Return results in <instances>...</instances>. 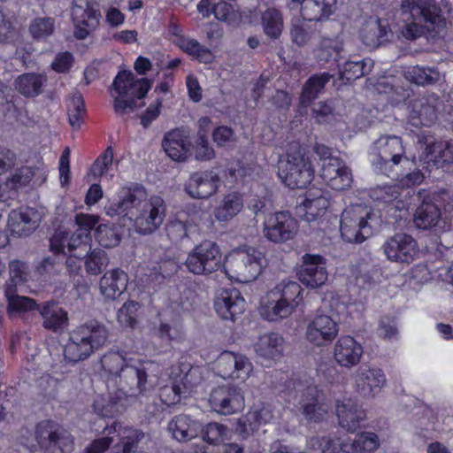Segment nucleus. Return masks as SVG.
Returning a JSON list of instances; mask_svg holds the SVG:
<instances>
[{
	"mask_svg": "<svg viewBox=\"0 0 453 453\" xmlns=\"http://www.w3.org/2000/svg\"><path fill=\"white\" fill-rule=\"evenodd\" d=\"M298 408L305 418L318 422L327 415L330 403L317 387H308L301 395Z\"/></svg>",
	"mask_w": 453,
	"mask_h": 453,
	"instance_id": "bb28decb",
	"label": "nucleus"
},
{
	"mask_svg": "<svg viewBox=\"0 0 453 453\" xmlns=\"http://www.w3.org/2000/svg\"><path fill=\"white\" fill-rule=\"evenodd\" d=\"M209 403L213 411L226 416L242 411L244 409L245 401L240 388L221 386L211 391Z\"/></svg>",
	"mask_w": 453,
	"mask_h": 453,
	"instance_id": "5701e85b",
	"label": "nucleus"
},
{
	"mask_svg": "<svg viewBox=\"0 0 453 453\" xmlns=\"http://www.w3.org/2000/svg\"><path fill=\"white\" fill-rule=\"evenodd\" d=\"M332 77L333 75L329 73H322L311 76L303 85L300 97L301 104L303 106H308L315 100Z\"/></svg>",
	"mask_w": 453,
	"mask_h": 453,
	"instance_id": "8fccbe9b",
	"label": "nucleus"
},
{
	"mask_svg": "<svg viewBox=\"0 0 453 453\" xmlns=\"http://www.w3.org/2000/svg\"><path fill=\"white\" fill-rule=\"evenodd\" d=\"M308 446L311 449L309 453H317L319 450L320 453H350L349 439L336 444L329 438L313 437L309 441Z\"/></svg>",
	"mask_w": 453,
	"mask_h": 453,
	"instance_id": "13d9d810",
	"label": "nucleus"
},
{
	"mask_svg": "<svg viewBox=\"0 0 453 453\" xmlns=\"http://www.w3.org/2000/svg\"><path fill=\"white\" fill-rule=\"evenodd\" d=\"M110 333L105 325L96 320L86 322L69 334L63 348L64 361L74 365L89 357L108 342Z\"/></svg>",
	"mask_w": 453,
	"mask_h": 453,
	"instance_id": "f03ea898",
	"label": "nucleus"
},
{
	"mask_svg": "<svg viewBox=\"0 0 453 453\" xmlns=\"http://www.w3.org/2000/svg\"><path fill=\"white\" fill-rule=\"evenodd\" d=\"M216 313L225 320H235L245 310V300L235 288L220 290L214 299Z\"/></svg>",
	"mask_w": 453,
	"mask_h": 453,
	"instance_id": "7c9ffc66",
	"label": "nucleus"
},
{
	"mask_svg": "<svg viewBox=\"0 0 453 453\" xmlns=\"http://www.w3.org/2000/svg\"><path fill=\"white\" fill-rule=\"evenodd\" d=\"M35 439L43 453H73L74 437L61 426L46 420L35 428Z\"/></svg>",
	"mask_w": 453,
	"mask_h": 453,
	"instance_id": "9b49d317",
	"label": "nucleus"
},
{
	"mask_svg": "<svg viewBox=\"0 0 453 453\" xmlns=\"http://www.w3.org/2000/svg\"><path fill=\"white\" fill-rule=\"evenodd\" d=\"M265 257L254 247L232 250L225 259L224 272L231 280L240 283L254 281L262 273Z\"/></svg>",
	"mask_w": 453,
	"mask_h": 453,
	"instance_id": "0eeeda50",
	"label": "nucleus"
},
{
	"mask_svg": "<svg viewBox=\"0 0 453 453\" xmlns=\"http://www.w3.org/2000/svg\"><path fill=\"white\" fill-rule=\"evenodd\" d=\"M297 231V220L286 211L268 214L263 223L264 237L274 243H285L292 240Z\"/></svg>",
	"mask_w": 453,
	"mask_h": 453,
	"instance_id": "ddd939ff",
	"label": "nucleus"
},
{
	"mask_svg": "<svg viewBox=\"0 0 453 453\" xmlns=\"http://www.w3.org/2000/svg\"><path fill=\"white\" fill-rule=\"evenodd\" d=\"M279 176L291 188H303L314 176V169L306 150L296 142L288 146L285 158L279 161Z\"/></svg>",
	"mask_w": 453,
	"mask_h": 453,
	"instance_id": "423d86ee",
	"label": "nucleus"
},
{
	"mask_svg": "<svg viewBox=\"0 0 453 453\" xmlns=\"http://www.w3.org/2000/svg\"><path fill=\"white\" fill-rule=\"evenodd\" d=\"M4 292L7 301V312L10 316L29 312L34 310L38 311V307L41 305L30 297L17 295V288L13 284H5Z\"/></svg>",
	"mask_w": 453,
	"mask_h": 453,
	"instance_id": "79ce46f5",
	"label": "nucleus"
},
{
	"mask_svg": "<svg viewBox=\"0 0 453 453\" xmlns=\"http://www.w3.org/2000/svg\"><path fill=\"white\" fill-rule=\"evenodd\" d=\"M162 146L172 160L177 162L187 160L191 149L189 131L180 127L167 132L164 136Z\"/></svg>",
	"mask_w": 453,
	"mask_h": 453,
	"instance_id": "2f4dec72",
	"label": "nucleus"
},
{
	"mask_svg": "<svg viewBox=\"0 0 453 453\" xmlns=\"http://www.w3.org/2000/svg\"><path fill=\"white\" fill-rule=\"evenodd\" d=\"M342 51V46L339 42L324 38L313 50L314 59L319 66L324 67L338 61Z\"/></svg>",
	"mask_w": 453,
	"mask_h": 453,
	"instance_id": "49530a36",
	"label": "nucleus"
},
{
	"mask_svg": "<svg viewBox=\"0 0 453 453\" xmlns=\"http://www.w3.org/2000/svg\"><path fill=\"white\" fill-rule=\"evenodd\" d=\"M418 142L425 146L418 157L424 167H443L453 161V144L425 134H418Z\"/></svg>",
	"mask_w": 453,
	"mask_h": 453,
	"instance_id": "aec40b11",
	"label": "nucleus"
},
{
	"mask_svg": "<svg viewBox=\"0 0 453 453\" xmlns=\"http://www.w3.org/2000/svg\"><path fill=\"white\" fill-rule=\"evenodd\" d=\"M114 385L109 386V394L107 395L98 396L95 400L94 409L101 416L112 417L116 413L119 412V408L122 406L121 402L127 397L124 396L123 398L119 399V396L121 395V391L119 390V388H117V392H114Z\"/></svg>",
	"mask_w": 453,
	"mask_h": 453,
	"instance_id": "09e8293b",
	"label": "nucleus"
},
{
	"mask_svg": "<svg viewBox=\"0 0 453 453\" xmlns=\"http://www.w3.org/2000/svg\"><path fill=\"white\" fill-rule=\"evenodd\" d=\"M441 212L437 204L433 202H423L414 214L415 226L422 230H427L439 226Z\"/></svg>",
	"mask_w": 453,
	"mask_h": 453,
	"instance_id": "a18cd8bd",
	"label": "nucleus"
},
{
	"mask_svg": "<svg viewBox=\"0 0 453 453\" xmlns=\"http://www.w3.org/2000/svg\"><path fill=\"white\" fill-rule=\"evenodd\" d=\"M405 77L417 85L426 86L438 82L441 75L436 68L416 65L407 69Z\"/></svg>",
	"mask_w": 453,
	"mask_h": 453,
	"instance_id": "864d4df0",
	"label": "nucleus"
},
{
	"mask_svg": "<svg viewBox=\"0 0 453 453\" xmlns=\"http://www.w3.org/2000/svg\"><path fill=\"white\" fill-rule=\"evenodd\" d=\"M373 67V61L365 58L360 61H347L339 70L340 79L346 82L356 81L369 73Z\"/></svg>",
	"mask_w": 453,
	"mask_h": 453,
	"instance_id": "3c124183",
	"label": "nucleus"
},
{
	"mask_svg": "<svg viewBox=\"0 0 453 453\" xmlns=\"http://www.w3.org/2000/svg\"><path fill=\"white\" fill-rule=\"evenodd\" d=\"M381 249L389 261L408 265L413 262L419 253L417 241L404 233L395 234L387 239Z\"/></svg>",
	"mask_w": 453,
	"mask_h": 453,
	"instance_id": "4be33fe9",
	"label": "nucleus"
},
{
	"mask_svg": "<svg viewBox=\"0 0 453 453\" xmlns=\"http://www.w3.org/2000/svg\"><path fill=\"white\" fill-rule=\"evenodd\" d=\"M101 364L111 376L109 381L119 388V399L138 396L147 390V370L152 365L151 361L127 358L119 352H109L102 357Z\"/></svg>",
	"mask_w": 453,
	"mask_h": 453,
	"instance_id": "f257e3e1",
	"label": "nucleus"
},
{
	"mask_svg": "<svg viewBox=\"0 0 453 453\" xmlns=\"http://www.w3.org/2000/svg\"><path fill=\"white\" fill-rule=\"evenodd\" d=\"M110 333L105 325L96 320L86 322L69 334L63 348L64 361L74 365L89 357L108 342Z\"/></svg>",
	"mask_w": 453,
	"mask_h": 453,
	"instance_id": "7ed1b4c3",
	"label": "nucleus"
},
{
	"mask_svg": "<svg viewBox=\"0 0 453 453\" xmlns=\"http://www.w3.org/2000/svg\"><path fill=\"white\" fill-rule=\"evenodd\" d=\"M40 222V215L36 210L30 207L19 208L10 212L8 227L18 236L32 233Z\"/></svg>",
	"mask_w": 453,
	"mask_h": 453,
	"instance_id": "72a5a7b5",
	"label": "nucleus"
},
{
	"mask_svg": "<svg viewBox=\"0 0 453 453\" xmlns=\"http://www.w3.org/2000/svg\"><path fill=\"white\" fill-rule=\"evenodd\" d=\"M370 157L377 172L391 176L393 167L406 159L402 138L394 134L381 135L372 143Z\"/></svg>",
	"mask_w": 453,
	"mask_h": 453,
	"instance_id": "6e6552de",
	"label": "nucleus"
},
{
	"mask_svg": "<svg viewBox=\"0 0 453 453\" xmlns=\"http://www.w3.org/2000/svg\"><path fill=\"white\" fill-rule=\"evenodd\" d=\"M184 264L190 273L209 276L224 268L225 262L219 246L212 241H203L188 253Z\"/></svg>",
	"mask_w": 453,
	"mask_h": 453,
	"instance_id": "9d476101",
	"label": "nucleus"
},
{
	"mask_svg": "<svg viewBox=\"0 0 453 453\" xmlns=\"http://www.w3.org/2000/svg\"><path fill=\"white\" fill-rule=\"evenodd\" d=\"M403 25L400 27L402 35L408 40H413L420 37L426 31L431 33H439L443 28H430L426 26V22L421 19L416 17L408 18L404 15H400Z\"/></svg>",
	"mask_w": 453,
	"mask_h": 453,
	"instance_id": "603ef678",
	"label": "nucleus"
},
{
	"mask_svg": "<svg viewBox=\"0 0 453 453\" xmlns=\"http://www.w3.org/2000/svg\"><path fill=\"white\" fill-rule=\"evenodd\" d=\"M178 46L199 62L208 64L213 61L214 56L211 50L202 46L199 42L195 39L180 37L178 40Z\"/></svg>",
	"mask_w": 453,
	"mask_h": 453,
	"instance_id": "6e6d98bb",
	"label": "nucleus"
},
{
	"mask_svg": "<svg viewBox=\"0 0 453 453\" xmlns=\"http://www.w3.org/2000/svg\"><path fill=\"white\" fill-rule=\"evenodd\" d=\"M90 242L88 234H81L80 232H74L69 235L65 232L58 231L50 241V250L55 254L69 255L66 265L71 267L72 257L82 259L88 256L91 250Z\"/></svg>",
	"mask_w": 453,
	"mask_h": 453,
	"instance_id": "4468645a",
	"label": "nucleus"
},
{
	"mask_svg": "<svg viewBox=\"0 0 453 453\" xmlns=\"http://www.w3.org/2000/svg\"><path fill=\"white\" fill-rule=\"evenodd\" d=\"M35 176V169L31 166H22L11 173L2 184L7 194L12 196V201L18 191L27 187Z\"/></svg>",
	"mask_w": 453,
	"mask_h": 453,
	"instance_id": "de8ad7c7",
	"label": "nucleus"
},
{
	"mask_svg": "<svg viewBox=\"0 0 453 453\" xmlns=\"http://www.w3.org/2000/svg\"><path fill=\"white\" fill-rule=\"evenodd\" d=\"M320 177L327 186L338 191L349 188L353 181L351 170L340 157L331 158L321 165Z\"/></svg>",
	"mask_w": 453,
	"mask_h": 453,
	"instance_id": "c85d7f7f",
	"label": "nucleus"
},
{
	"mask_svg": "<svg viewBox=\"0 0 453 453\" xmlns=\"http://www.w3.org/2000/svg\"><path fill=\"white\" fill-rule=\"evenodd\" d=\"M71 15L75 27L74 35L78 39L88 37L97 27L101 18L96 0H73Z\"/></svg>",
	"mask_w": 453,
	"mask_h": 453,
	"instance_id": "2eb2a0df",
	"label": "nucleus"
},
{
	"mask_svg": "<svg viewBox=\"0 0 453 453\" xmlns=\"http://www.w3.org/2000/svg\"><path fill=\"white\" fill-rule=\"evenodd\" d=\"M243 208V200L241 194L230 192L223 196L213 210L217 221L226 223L238 215Z\"/></svg>",
	"mask_w": 453,
	"mask_h": 453,
	"instance_id": "ea45409f",
	"label": "nucleus"
},
{
	"mask_svg": "<svg viewBox=\"0 0 453 453\" xmlns=\"http://www.w3.org/2000/svg\"><path fill=\"white\" fill-rule=\"evenodd\" d=\"M335 414L341 427L349 433L361 428L366 420L365 411L350 397H342L335 402Z\"/></svg>",
	"mask_w": 453,
	"mask_h": 453,
	"instance_id": "cd10ccee",
	"label": "nucleus"
},
{
	"mask_svg": "<svg viewBox=\"0 0 453 453\" xmlns=\"http://www.w3.org/2000/svg\"><path fill=\"white\" fill-rule=\"evenodd\" d=\"M168 430L175 440L187 441L198 435L201 424L188 415H179L169 422Z\"/></svg>",
	"mask_w": 453,
	"mask_h": 453,
	"instance_id": "58836bf2",
	"label": "nucleus"
},
{
	"mask_svg": "<svg viewBox=\"0 0 453 453\" xmlns=\"http://www.w3.org/2000/svg\"><path fill=\"white\" fill-rule=\"evenodd\" d=\"M338 333L337 320L333 316L318 311L308 321L305 337L309 342L320 347L334 340Z\"/></svg>",
	"mask_w": 453,
	"mask_h": 453,
	"instance_id": "412c9836",
	"label": "nucleus"
},
{
	"mask_svg": "<svg viewBox=\"0 0 453 453\" xmlns=\"http://www.w3.org/2000/svg\"><path fill=\"white\" fill-rule=\"evenodd\" d=\"M362 356V345L351 336H342L334 344V357L342 367L351 368L357 365Z\"/></svg>",
	"mask_w": 453,
	"mask_h": 453,
	"instance_id": "473e14b6",
	"label": "nucleus"
},
{
	"mask_svg": "<svg viewBox=\"0 0 453 453\" xmlns=\"http://www.w3.org/2000/svg\"><path fill=\"white\" fill-rule=\"evenodd\" d=\"M391 34L388 20L376 16L364 19L358 31L362 42L372 48L388 42Z\"/></svg>",
	"mask_w": 453,
	"mask_h": 453,
	"instance_id": "c756f323",
	"label": "nucleus"
},
{
	"mask_svg": "<svg viewBox=\"0 0 453 453\" xmlns=\"http://www.w3.org/2000/svg\"><path fill=\"white\" fill-rule=\"evenodd\" d=\"M213 13L217 19L226 22L229 25H235L241 19L239 12L226 2H219L215 4L213 6Z\"/></svg>",
	"mask_w": 453,
	"mask_h": 453,
	"instance_id": "0e129e2a",
	"label": "nucleus"
},
{
	"mask_svg": "<svg viewBox=\"0 0 453 453\" xmlns=\"http://www.w3.org/2000/svg\"><path fill=\"white\" fill-rule=\"evenodd\" d=\"M202 438L210 444H219L228 439V428L220 423L211 422L201 427Z\"/></svg>",
	"mask_w": 453,
	"mask_h": 453,
	"instance_id": "e2e57ef3",
	"label": "nucleus"
},
{
	"mask_svg": "<svg viewBox=\"0 0 453 453\" xmlns=\"http://www.w3.org/2000/svg\"><path fill=\"white\" fill-rule=\"evenodd\" d=\"M84 111L85 109L82 96L80 94L74 95L72 97L71 103L68 106L69 123L73 128H80L82 122Z\"/></svg>",
	"mask_w": 453,
	"mask_h": 453,
	"instance_id": "774afa93",
	"label": "nucleus"
},
{
	"mask_svg": "<svg viewBox=\"0 0 453 453\" xmlns=\"http://www.w3.org/2000/svg\"><path fill=\"white\" fill-rule=\"evenodd\" d=\"M372 209L365 204H352L342 213L341 234L348 242L361 243L372 234Z\"/></svg>",
	"mask_w": 453,
	"mask_h": 453,
	"instance_id": "1a4fd4ad",
	"label": "nucleus"
},
{
	"mask_svg": "<svg viewBox=\"0 0 453 453\" xmlns=\"http://www.w3.org/2000/svg\"><path fill=\"white\" fill-rule=\"evenodd\" d=\"M42 73H27L18 76L14 81L16 89L26 97H35L42 93L47 83Z\"/></svg>",
	"mask_w": 453,
	"mask_h": 453,
	"instance_id": "37998d69",
	"label": "nucleus"
},
{
	"mask_svg": "<svg viewBox=\"0 0 453 453\" xmlns=\"http://www.w3.org/2000/svg\"><path fill=\"white\" fill-rule=\"evenodd\" d=\"M55 31V19L50 17H38L30 22L29 33L35 40H45Z\"/></svg>",
	"mask_w": 453,
	"mask_h": 453,
	"instance_id": "052dcab7",
	"label": "nucleus"
},
{
	"mask_svg": "<svg viewBox=\"0 0 453 453\" xmlns=\"http://www.w3.org/2000/svg\"><path fill=\"white\" fill-rule=\"evenodd\" d=\"M380 441L379 436L373 432H363L349 440L350 453H372L379 449Z\"/></svg>",
	"mask_w": 453,
	"mask_h": 453,
	"instance_id": "5fc2aeb1",
	"label": "nucleus"
},
{
	"mask_svg": "<svg viewBox=\"0 0 453 453\" xmlns=\"http://www.w3.org/2000/svg\"><path fill=\"white\" fill-rule=\"evenodd\" d=\"M150 88L149 80L136 79L129 71L119 72L110 88L116 114L125 116L133 112L136 108V100L143 98Z\"/></svg>",
	"mask_w": 453,
	"mask_h": 453,
	"instance_id": "39448f33",
	"label": "nucleus"
},
{
	"mask_svg": "<svg viewBox=\"0 0 453 453\" xmlns=\"http://www.w3.org/2000/svg\"><path fill=\"white\" fill-rule=\"evenodd\" d=\"M438 97L425 95L411 101L408 106V122L415 127H430L436 120Z\"/></svg>",
	"mask_w": 453,
	"mask_h": 453,
	"instance_id": "a878e982",
	"label": "nucleus"
},
{
	"mask_svg": "<svg viewBox=\"0 0 453 453\" xmlns=\"http://www.w3.org/2000/svg\"><path fill=\"white\" fill-rule=\"evenodd\" d=\"M147 199L148 193L142 186L123 187L118 192V199L104 206V212L111 218H127L132 221Z\"/></svg>",
	"mask_w": 453,
	"mask_h": 453,
	"instance_id": "f8f14e48",
	"label": "nucleus"
},
{
	"mask_svg": "<svg viewBox=\"0 0 453 453\" xmlns=\"http://www.w3.org/2000/svg\"><path fill=\"white\" fill-rule=\"evenodd\" d=\"M262 27L265 34L272 38L277 39L283 30V18L281 13L274 9H267L261 17Z\"/></svg>",
	"mask_w": 453,
	"mask_h": 453,
	"instance_id": "4d7b16f0",
	"label": "nucleus"
},
{
	"mask_svg": "<svg viewBox=\"0 0 453 453\" xmlns=\"http://www.w3.org/2000/svg\"><path fill=\"white\" fill-rule=\"evenodd\" d=\"M38 311L42 318V326L48 330L57 332L64 329L68 325L67 311L55 302L42 303L38 307Z\"/></svg>",
	"mask_w": 453,
	"mask_h": 453,
	"instance_id": "4c0bfd02",
	"label": "nucleus"
},
{
	"mask_svg": "<svg viewBox=\"0 0 453 453\" xmlns=\"http://www.w3.org/2000/svg\"><path fill=\"white\" fill-rule=\"evenodd\" d=\"M284 339L276 333H270L261 335L254 344V350L262 362H267L266 365L283 355Z\"/></svg>",
	"mask_w": 453,
	"mask_h": 453,
	"instance_id": "f704fd0d",
	"label": "nucleus"
},
{
	"mask_svg": "<svg viewBox=\"0 0 453 453\" xmlns=\"http://www.w3.org/2000/svg\"><path fill=\"white\" fill-rule=\"evenodd\" d=\"M400 15L409 19L416 17L426 22L430 28H445L446 19L436 0H401Z\"/></svg>",
	"mask_w": 453,
	"mask_h": 453,
	"instance_id": "dca6fc26",
	"label": "nucleus"
},
{
	"mask_svg": "<svg viewBox=\"0 0 453 453\" xmlns=\"http://www.w3.org/2000/svg\"><path fill=\"white\" fill-rule=\"evenodd\" d=\"M329 205V197L325 191L319 188L309 189L302 203L304 219L308 222L316 220L326 213Z\"/></svg>",
	"mask_w": 453,
	"mask_h": 453,
	"instance_id": "c9c22d12",
	"label": "nucleus"
},
{
	"mask_svg": "<svg viewBox=\"0 0 453 453\" xmlns=\"http://www.w3.org/2000/svg\"><path fill=\"white\" fill-rule=\"evenodd\" d=\"M307 21V19L303 18V19H296L291 23V41L299 47L306 45L316 33V29L313 28Z\"/></svg>",
	"mask_w": 453,
	"mask_h": 453,
	"instance_id": "bf43d9fd",
	"label": "nucleus"
},
{
	"mask_svg": "<svg viewBox=\"0 0 453 453\" xmlns=\"http://www.w3.org/2000/svg\"><path fill=\"white\" fill-rule=\"evenodd\" d=\"M273 418L272 409L268 405L254 407L244 418L239 421V431L242 437L257 430L261 426L270 423Z\"/></svg>",
	"mask_w": 453,
	"mask_h": 453,
	"instance_id": "a19ab883",
	"label": "nucleus"
},
{
	"mask_svg": "<svg viewBox=\"0 0 453 453\" xmlns=\"http://www.w3.org/2000/svg\"><path fill=\"white\" fill-rule=\"evenodd\" d=\"M216 372L224 380L244 382L253 372V364L243 354L224 351L217 359Z\"/></svg>",
	"mask_w": 453,
	"mask_h": 453,
	"instance_id": "f3484780",
	"label": "nucleus"
},
{
	"mask_svg": "<svg viewBox=\"0 0 453 453\" xmlns=\"http://www.w3.org/2000/svg\"><path fill=\"white\" fill-rule=\"evenodd\" d=\"M139 303L135 301H127L117 312V320L123 328L134 329L137 324Z\"/></svg>",
	"mask_w": 453,
	"mask_h": 453,
	"instance_id": "680f3d73",
	"label": "nucleus"
},
{
	"mask_svg": "<svg viewBox=\"0 0 453 453\" xmlns=\"http://www.w3.org/2000/svg\"><path fill=\"white\" fill-rule=\"evenodd\" d=\"M127 281V275L123 270H110L100 279V293L107 299L115 300L126 290Z\"/></svg>",
	"mask_w": 453,
	"mask_h": 453,
	"instance_id": "e433bc0d",
	"label": "nucleus"
},
{
	"mask_svg": "<svg viewBox=\"0 0 453 453\" xmlns=\"http://www.w3.org/2000/svg\"><path fill=\"white\" fill-rule=\"evenodd\" d=\"M296 275L299 281L310 289L322 288L328 280L326 259L319 254L303 255Z\"/></svg>",
	"mask_w": 453,
	"mask_h": 453,
	"instance_id": "6ab92c4d",
	"label": "nucleus"
},
{
	"mask_svg": "<svg viewBox=\"0 0 453 453\" xmlns=\"http://www.w3.org/2000/svg\"><path fill=\"white\" fill-rule=\"evenodd\" d=\"M387 384L382 369L361 365L353 374V386L356 391L365 398H374Z\"/></svg>",
	"mask_w": 453,
	"mask_h": 453,
	"instance_id": "b1692460",
	"label": "nucleus"
},
{
	"mask_svg": "<svg viewBox=\"0 0 453 453\" xmlns=\"http://www.w3.org/2000/svg\"><path fill=\"white\" fill-rule=\"evenodd\" d=\"M109 259L106 253L96 249L89 254L86 260L87 272L93 275H98L108 265Z\"/></svg>",
	"mask_w": 453,
	"mask_h": 453,
	"instance_id": "338daca9",
	"label": "nucleus"
},
{
	"mask_svg": "<svg viewBox=\"0 0 453 453\" xmlns=\"http://www.w3.org/2000/svg\"><path fill=\"white\" fill-rule=\"evenodd\" d=\"M220 183V176L214 170L196 172L186 181L184 189L194 199H206L218 192Z\"/></svg>",
	"mask_w": 453,
	"mask_h": 453,
	"instance_id": "393cba45",
	"label": "nucleus"
},
{
	"mask_svg": "<svg viewBox=\"0 0 453 453\" xmlns=\"http://www.w3.org/2000/svg\"><path fill=\"white\" fill-rule=\"evenodd\" d=\"M165 217V203L159 196H152L146 200L132 221L135 231L140 234H150L163 224Z\"/></svg>",
	"mask_w": 453,
	"mask_h": 453,
	"instance_id": "a211bd4d",
	"label": "nucleus"
},
{
	"mask_svg": "<svg viewBox=\"0 0 453 453\" xmlns=\"http://www.w3.org/2000/svg\"><path fill=\"white\" fill-rule=\"evenodd\" d=\"M303 289L294 280H282L269 290L262 300L259 313L263 319L278 322L289 318L303 302Z\"/></svg>",
	"mask_w": 453,
	"mask_h": 453,
	"instance_id": "20e7f679",
	"label": "nucleus"
},
{
	"mask_svg": "<svg viewBox=\"0 0 453 453\" xmlns=\"http://www.w3.org/2000/svg\"><path fill=\"white\" fill-rule=\"evenodd\" d=\"M96 238L99 244L104 248H112L120 242L117 230L108 225H99L96 229Z\"/></svg>",
	"mask_w": 453,
	"mask_h": 453,
	"instance_id": "69168bd1",
	"label": "nucleus"
},
{
	"mask_svg": "<svg viewBox=\"0 0 453 453\" xmlns=\"http://www.w3.org/2000/svg\"><path fill=\"white\" fill-rule=\"evenodd\" d=\"M336 0H305L301 13L309 21H320L334 12Z\"/></svg>",
	"mask_w": 453,
	"mask_h": 453,
	"instance_id": "c03bdc74",
	"label": "nucleus"
}]
</instances>
